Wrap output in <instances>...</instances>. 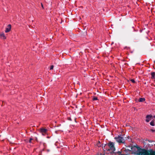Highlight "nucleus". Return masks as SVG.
Returning a JSON list of instances; mask_svg holds the SVG:
<instances>
[{"label": "nucleus", "mask_w": 155, "mask_h": 155, "mask_svg": "<svg viewBox=\"0 0 155 155\" xmlns=\"http://www.w3.org/2000/svg\"><path fill=\"white\" fill-rule=\"evenodd\" d=\"M130 81L133 83H135V81L134 79H131L130 80Z\"/></svg>", "instance_id": "nucleus-15"}, {"label": "nucleus", "mask_w": 155, "mask_h": 155, "mask_svg": "<svg viewBox=\"0 0 155 155\" xmlns=\"http://www.w3.org/2000/svg\"><path fill=\"white\" fill-rule=\"evenodd\" d=\"M11 25L10 24H9L7 26V27L5 29V32L7 33L11 31Z\"/></svg>", "instance_id": "nucleus-5"}, {"label": "nucleus", "mask_w": 155, "mask_h": 155, "mask_svg": "<svg viewBox=\"0 0 155 155\" xmlns=\"http://www.w3.org/2000/svg\"><path fill=\"white\" fill-rule=\"evenodd\" d=\"M104 147L106 148L107 150L110 153L114 152L115 150L114 143L111 142L106 144L104 146Z\"/></svg>", "instance_id": "nucleus-2"}, {"label": "nucleus", "mask_w": 155, "mask_h": 155, "mask_svg": "<svg viewBox=\"0 0 155 155\" xmlns=\"http://www.w3.org/2000/svg\"><path fill=\"white\" fill-rule=\"evenodd\" d=\"M145 101V99L144 98H140L139 99V101L140 102H142Z\"/></svg>", "instance_id": "nucleus-9"}, {"label": "nucleus", "mask_w": 155, "mask_h": 155, "mask_svg": "<svg viewBox=\"0 0 155 155\" xmlns=\"http://www.w3.org/2000/svg\"><path fill=\"white\" fill-rule=\"evenodd\" d=\"M151 75L152 76L151 78L152 79H155V72H152L151 73Z\"/></svg>", "instance_id": "nucleus-8"}, {"label": "nucleus", "mask_w": 155, "mask_h": 155, "mask_svg": "<svg viewBox=\"0 0 155 155\" xmlns=\"http://www.w3.org/2000/svg\"><path fill=\"white\" fill-rule=\"evenodd\" d=\"M97 145L98 147H101V144L100 142H99L97 144Z\"/></svg>", "instance_id": "nucleus-12"}, {"label": "nucleus", "mask_w": 155, "mask_h": 155, "mask_svg": "<svg viewBox=\"0 0 155 155\" xmlns=\"http://www.w3.org/2000/svg\"><path fill=\"white\" fill-rule=\"evenodd\" d=\"M0 37L1 39L3 40H5L6 39V37L5 34L3 32H2L0 33Z\"/></svg>", "instance_id": "nucleus-4"}, {"label": "nucleus", "mask_w": 155, "mask_h": 155, "mask_svg": "<svg viewBox=\"0 0 155 155\" xmlns=\"http://www.w3.org/2000/svg\"><path fill=\"white\" fill-rule=\"evenodd\" d=\"M97 155H105V154L103 153H98Z\"/></svg>", "instance_id": "nucleus-14"}, {"label": "nucleus", "mask_w": 155, "mask_h": 155, "mask_svg": "<svg viewBox=\"0 0 155 155\" xmlns=\"http://www.w3.org/2000/svg\"><path fill=\"white\" fill-rule=\"evenodd\" d=\"M117 154L118 155H127L124 154L123 153H122V152L119 151L117 152Z\"/></svg>", "instance_id": "nucleus-10"}, {"label": "nucleus", "mask_w": 155, "mask_h": 155, "mask_svg": "<svg viewBox=\"0 0 155 155\" xmlns=\"http://www.w3.org/2000/svg\"><path fill=\"white\" fill-rule=\"evenodd\" d=\"M47 130L44 128H41L40 129V131L41 133H42L43 135V133H45L47 132Z\"/></svg>", "instance_id": "nucleus-7"}, {"label": "nucleus", "mask_w": 155, "mask_h": 155, "mask_svg": "<svg viewBox=\"0 0 155 155\" xmlns=\"http://www.w3.org/2000/svg\"><path fill=\"white\" fill-rule=\"evenodd\" d=\"M150 124L151 126H154V121H151L150 123Z\"/></svg>", "instance_id": "nucleus-11"}, {"label": "nucleus", "mask_w": 155, "mask_h": 155, "mask_svg": "<svg viewBox=\"0 0 155 155\" xmlns=\"http://www.w3.org/2000/svg\"><path fill=\"white\" fill-rule=\"evenodd\" d=\"M115 138L116 141L119 143H124L125 141L123 138L120 136H119L117 137H116Z\"/></svg>", "instance_id": "nucleus-3"}, {"label": "nucleus", "mask_w": 155, "mask_h": 155, "mask_svg": "<svg viewBox=\"0 0 155 155\" xmlns=\"http://www.w3.org/2000/svg\"><path fill=\"white\" fill-rule=\"evenodd\" d=\"M33 140V139L32 138H30V140H29V142L30 143H31V140Z\"/></svg>", "instance_id": "nucleus-17"}, {"label": "nucleus", "mask_w": 155, "mask_h": 155, "mask_svg": "<svg viewBox=\"0 0 155 155\" xmlns=\"http://www.w3.org/2000/svg\"><path fill=\"white\" fill-rule=\"evenodd\" d=\"M132 150H136L137 155H155V151L152 150L147 151L139 147H132L131 148Z\"/></svg>", "instance_id": "nucleus-1"}, {"label": "nucleus", "mask_w": 155, "mask_h": 155, "mask_svg": "<svg viewBox=\"0 0 155 155\" xmlns=\"http://www.w3.org/2000/svg\"><path fill=\"white\" fill-rule=\"evenodd\" d=\"M152 116L150 115H147L146 116V121L147 122H149L150 120H151V118Z\"/></svg>", "instance_id": "nucleus-6"}, {"label": "nucleus", "mask_w": 155, "mask_h": 155, "mask_svg": "<svg viewBox=\"0 0 155 155\" xmlns=\"http://www.w3.org/2000/svg\"><path fill=\"white\" fill-rule=\"evenodd\" d=\"M54 66L53 65H51L50 67V70H52L53 69V68H54Z\"/></svg>", "instance_id": "nucleus-16"}, {"label": "nucleus", "mask_w": 155, "mask_h": 155, "mask_svg": "<svg viewBox=\"0 0 155 155\" xmlns=\"http://www.w3.org/2000/svg\"><path fill=\"white\" fill-rule=\"evenodd\" d=\"M97 100V97H93V100L95 101V100Z\"/></svg>", "instance_id": "nucleus-13"}, {"label": "nucleus", "mask_w": 155, "mask_h": 155, "mask_svg": "<svg viewBox=\"0 0 155 155\" xmlns=\"http://www.w3.org/2000/svg\"><path fill=\"white\" fill-rule=\"evenodd\" d=\"M41 7L42 8V9H44V6H43V5L41 3Z\"/></svg>", "instance_id": "nucleus-18"}]
</instances>
